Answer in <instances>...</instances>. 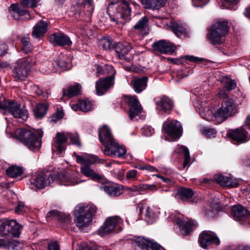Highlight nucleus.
Instances as JSON below:
<instances>
[{
	"instance_id": "obj_18",
	"label": "nucleus",
	"mask_w": 250,
	"mask_h": 250,
	"mask_svg": "<svg viewBox=\"0 0 250 250\" xmlns=\"http://www.w3.org/2000/svg\"><path fill=\"white\" fill-rule=\"evenodd\" d=\"M165 132L173 138H179L182 133V126L180 123L173 120L167 124L165 127Z\"/></svg>"
},
{
	"instance_id": "obj_52",
	"label": "nucleus",
	"mask_w": 250,
	"mask_h": 250,
	"mask_svg": "<svg viewBox=\"0 0 250 250\" xmlns=\"http://www.w3.org/2000/svg\"><path fill=\"white\" fill-rule=\"evenodd\" d=\"M23 63H25V65L28 66L30 69L32 65H33L36 63L35 59L34 57H29L28 58H24L22 59L19 60Z\"/></svg>"
},
{
	"instance_id": "obj_60",
	"label": "nucleus",
	"mask_w": 250,
	"mask_h": 250,
	"mask_svg": "<svg viewBox=\"0 0 250 250\" xmlns=\"http://www.w3.org/2000/svg\"><path fill=\"white\" fill-rule=\"evenodd\" d=\"M146 219L151 220L153 218L154 213L150 209V208L147 207L146 209V213L145 215ZM151 220H150V221Z\"/></svg>"
},
{
	"instance_id": "obj_55",
	"label": "nucleus",
	"mask_w": 250,
	"mask_h": 250,
	"mask_svg": "<svg viewBox=\"0 0 250 250\" xmlns=\"http://www.w3.org/2000/svg\"><path fill=\"white\" fill-rule=\"evenodd\" d=\"M48 250H60V247L57 242H52L48 244Z\"/></svg>"
},
{
	"instance_id": "obj_15",
	"label": "nucleus",
	"mask_w": 250,
	"mask_h": 250,
	"mask_svg": "<svg viewBox=\"0 0 250 250\" xmlns=\"http://www.w3.org/2000/svg\"><path fill=\"white\" fill-rule=\"evenodd\" d=\"M114 84V76L100 78L96 83L97 94L101 96L106 93Z\"/></svg>"
},
{
	"instance_id": "obj_2",
	"label": "nucleus",
	"mask_w": 250,
	"mask_h": 250,
	"mask_svg": "<svg viewBox=\"0 0 250 250\" xmlns=\"http://www.w3.org/2000/svg\"><path fill=\"white\" fill-rule=\"evenodd\" d=\"M42 134L38 137L36 134L25 128H18L15 132V138L29 149L36 151L41 147Z\"/></svg>"
},
{
	"instance_id": "obj_62",
	"label": "nucleus",
	"mask_w": 250,
	"mask_h": 250,
	"mask_svg": "<svg viewBox=\"0 0 250 250\" xmlns=\"http://www.w3.org/2000/svg\"><path fill=\"white\" fill-rule=\"evenodd\" d=\"M219 97L220 99H222L223 101H225L226 99H231V98H229L226 92L224 90H221L219 92Z\"/></svg>"
},
{
	"instance_id": "obj_39",
	"label": "nucleus",
	"mask_w": 250,
	"mask_h": 250,
	"mask_svg": "<svg viewBox=\"0 0 250 250\" xmlns=\"http://www.w3.org/2000/svg\"><path fill=\"white\" fill-rule=\"evenodd\" d=\"M125 189L130 192H132L133 193V195H136L138 194L140 191L146 189H151L152 191H155L157 190V188L156 186L154 185H147V184H143L137 186H134L133 187H127L125 188Z\"/></svg>"
},
{
	"instance_id": "obj_20",
	"label": "nucleus",
	"mask_w": 250,
	"mask_h": 250,
	"mask_svg": "<svg viewBox=\"0 0 250 250\" xmlns=\"http://www.w3.org/2000/svg\"><path fill=\"white\" fill-rule=\"evenodd\" d=\"M49 41L54 45L69 46L72 44L70 38L63 33H55L50 35Z\"/></svg>"
},
{
	"instance_id": "obj_36",
	"label": "nucleus",
	"mask_w": 250,
	"mask_h": 250,
	"mask_svg": "<svg viewBox=\"0 0 250 250\" xmlns=\"http://www.w3.org/2000/svg\"><path fill=\"white\" fill-rule=\"evenodd\" d=\"M193 194V191L191 188L185 187L179 188L176 192V195L178 196V199L187 202L191 201Z\"/></svg>"
},
{
	"instance_id": "obj_56",
	"label": "nucleus",
	"mask_w": 250,
	"mask_h": 250,
	"mask_svg": "<svg viewBox=\"0 0 250 250\" xmlns=\"http://www.w3.org/2000/svg\"><path fill=\"white\" fill-rule=\"evenodd\" d=\"M209 0H192L193 5L195 7L203 6L207 4Z\"/></svg>"
},
{
	"instance_id": "obj_31",
	"label": "nucleus",
	"mask_w": 250,
	"mask_h": 250,
	"mask_svg": "<svg viewBox=\"0 0 250 250\" xmlns=\"http://www.w3.org/2000/svg\"><path fill=\"white\" fill-rule=\"evenodd\" d=\"M103 190L112 197L120 196L123 192V189L121 185L118 184H107L102 187Z\"/></svg>"
},
{
	"instance_id": "obj_30",
	"label": "nucleus",
	"mask_w": 250,
	"mask_h": 250,
	"mask_svg": "<svg viewBox=\"0 0 250 250\" xmlns=\"http://www.w3.org/2000/svg\"><path fill=\"white\" fill-rule=\"evenodd\" d=\"M48 22L41 20L34 27L32 32V36L39 38L43 36L47 31Z\"/></svg>"
},
{
	"instance_id": "obj_13",
	"label": "nucleus",
	"mask_w": 250,
	"mask_h": 250,
	"mask_svg": "<svg viewBox=\"0 0 250 250\" xmlns=\"http://www.w3.org/2000/svg\"><path fill=\"white\" fill-rule=\"evenodd\" d=\"M198 241L200 246L206 249L212 244H220V240L216 234L210 231H203L199 235Z\"/></svg>"
},
{
	"instance_id": "obj_19",
	"label": "nucleus",
	"mask_w": 250,
	"mask_h": 250,
	"mask_svg": "<svg viewBox=\"0 0 250 250\" xmlns=\"http://www.w3.org/2000/svg\"><path fill=\"white\" fill-rule=\"evenodd\" d=\"M153 49L162 54L173 52L176 49L173 43L165 40H160L154 42L152 45Z\"/></svg>"
},
{
	"instance_id": "obj_24",
	"label": "nucleus",
	"mask_w": 250,
	"mask_h": 250,
	"mask_svg": "<svg viewBox=\"0 0 250 250\" xmlns=\"http://www.w3.org/2000/svg\"><path fill=\"white\" fill-rule=\"evenodd\" d=\"M129 107V116L132 120L135 116L139 115L142 111L141 105L135 96L128 97L126 102Z\"/></svg>"
},
{
	"instance_id": "obj_40",
	"label": "nucleus",
	"mask_w": 250,
	"mask_h": 250,
	"mask_svg": "<svg viewBox=\"0 0 250 250\" xmlns=\"http://www.w3.org/2000/svg\"><path fill=\"white\" fill-rule=\"evenodd\" d=\"M48 105L44 103H39L34 109V116L37 119H42L46 114Z\"/></svg>"
},
{
	"instance_id": "obj_1",
	"label": "nucleus",
	"mask_w": 250,
	"mask_h": 250,
	"mask_svg": "<svg viewBox=\"0 0 250 250\" xmlns=\"http://www.w3.org/2000/svg\"><path fill=\"white\" fill-rule=\"evenodd\" d=\"M107 12L112 21L117 23H124L129 20L131 9L129 3L125 0L111 2L107 8Z\"/></svg>"
},
{
	"instance_id": "obj_45",
	"label": "nucleus",
	"mask_w": 250,
	"mask_h": 250,
	"mask_svg": "<svg viewBox=\"0 0 250 250\" xmlns=\"http://www.w3.org/2000/svg\"><path fill=\"white\" fill-rule=\"evenodd\" d=\"M100 44L104 50H111V49H114L115 45L113 44L111 38L109 37L103 38L100 41Z\"/></svg>"
},
{
	"instance_id": "obj_64",
	"label": "nucleus",
	"mask_w": 250,
	"mask_h": 250,
	"mask_svg": "<svg viewBox=\"0 0 250 250\" xmlns=\"http://www.w3.org/2000/svg\"><path fill=\"white\" fill-rule=\"evenodd\" d=\"M242 127L244 128H246L250 129V115L247 117V119L245 122V124Z\"/></svg>"
},
{
	"instance_id": "obj_34",
	"label": "nucleus",
	"mask_w": 250,
	"mask_h": 250,
	"mask_svg": "<svg viewBox=\"0 0 250 250\" xmlns=\"http://www.w3.org/2000/svg\"><path fill=\"white\" fill-rule=\"evenodd\" d=\"M171 31L178 37H187L189 36L185 25L180 22H174L170 26Z\"/></svg>"
},
{
	"instance_id": "obj_22",
	"label": "nucleus",
	"mask_w": 250,
	"mask_h": 250,
	"mask_svg": "<svg viewBox=\"0 0 250 250\" xmlns=\"http://www.w3.org/2000/svg\"><path fill=\"white\" fill-rule=\"evenodd\" d=\"M98 135L100 141L105 148L115 141L111 129L106 125H104L99 129Z\"/></svg>"
},
{
	"instance_id": "obj_57",
	"label": "nucleus",
	"mask_w": 250,
	"mask_h": 250,
	"mask_svg": "<svg viewBox=\"0 0 250 250\" xmlns=\"http://www.w3.org/2000/svg\"><path fill=\"white\" fill-rule=\"evenodd\" d=\"M7 46L4 42H0V56L4 55L7 53Z\"/></svg>"
},
{
	"instance_id": "obj_37",
	"label": "nucleus",
	"mask_w": 250,
	"mask_h": 250,
	"mask_svg": "<svg viewBox=\"0 0 250 250\" xmlns=\"http://www.w3.org/2000/svg\"><path fill=\"white\" fill-rule=\"evenodd\" d=\"M3 241V244L0 247H3L8 250H21L23 248V244L17 240L7 241L4 239H0Z\"/></svg>"
},
{
	"instance_id": "obj_35",
	"label": "nucleus",
	"mask_w": 250,
	"mask_h": 250,
	"mask_svg": "<svg viewBox=\"0 0 250 250\" xmlns=\"http://www.w3.org/2000/svg\"><path fill=\"white\" fill-rule=\"evenodd\" d=\"M214 180L220 185L225 187H237L238 183L235 180L221 174H217L214 176Z\"/></svg>"
},
{
	"instance_id": "obj_32",
	"label": "nucleus",
	"mask_w": 250,
	"mask_h": 250,
	"mask_svg": "<svg viewBox=\"0 0 250 250\" xmlns=\"http://www.w3.org/2000/svg\"><path fill=\"white\" fill-rule=\"evenodd\" d=\"M148 78L146 76L134 78L131 81V85L135 92L140 93L146 89Z\"/></svg>"
},
{
	"instance_id": "obj_41",
	"label": "nucleus",
	"mask_w": 250,
	"mask_h": 250,
	"mask_svg": "<svg viewBox=\"0 0 250 250\" xmlns=\"http://www.w3.org/2000/svg\"><path fill=\"white\" fill-rule=\"evenodd\" d=\"M9 11L15 19H18L20 17L28 13L27 10L20 8L18 3L12 4L9 8Z\"/></svg>"
},
{
	"instance_id": "obj_48",
	"label": "nucleus",
	"mask_w": 250,
	"mask_h": 250,
	"mask_svg": "<svg viewBox=\"0 0 250 250\" xmlns=\"http://www.w3.org/2000/svg\"><path fill=\"white\" fill-rule=\"evenodd\" d=\"M54 63L62 70H65L68 69V63L66 61V58L65 57L58 58L57 61L54 62Z\"/></svg>"
},
{
	"instance_id": "obj_16",
	"label": "nucleus",
	"mask_w": 250,
	"mask_h": 250,
	"mask_svg": "<svg viewBox=\"0 0 250 250\" xmlns=\"http://www.w3.org/2000/svg\"><path fill=\"white\" fill-rule=\"evenodd\" d=\"M103 152L105 155L111 157H122L125 154L126 150L125 147L120 146L115 140L113 143L110 144L104 149Z\"/></svg>"
},
{
	"instance_id": "obj_27",
	"label": "nucleus",
	"mask_w": 250,
	"mask_h": 250,
	"mask_svg": "<svg viewBox=\"0 0 250 250\" xmlns=\"http://www.w3.org/2000/svg\"><path fill=\"white\" fill-rule=\"evenodd\" d=\"M59 178L64 185H74L80 182L76 173L72 171H64L59 174Z\"/></svg>"
},
{
	"instance_id": "obj_38",
	"label": "nucleus",
	"mask_w": 250,
	"mask_h": 250,
	"mask_svg": "<svg viewBox=\"0 0 250 250\" xmlns=\"http://www.w3.org/2000/svg\"><path fill=\"white\" fill-rule=\"evenodd\" d=\"M81 172L85 176L93 180H99L102 179V176L95 172L89 166H83L81 168Z\"/></svg>"
},
{
	"instance_id": "obj_7",
	"label": "nucleus",
	"mask_w": 250,
	"mask_h": 250,
	"mask_svg": "<svg viewBox=\"0 0 250 250\" xmlns=\"http://www.w3.org/2000/svg\"><path fill=\"white\" fill-rule=\"evenodd\" d=\"M69 138L72 144L78 146H81L79 137L77 134L73 135L71 133H67L65 135L63 133L58 132L54 139L52 146L60 153H61L64 149V144Z\"/></svg>"
},
{
	"instance_id": "obj_51",
	"label": "nucleus",
	"mask_w": 250,
	"mask_h": 250,
	"mask_svg": "<svg viewBox=\"0 0 250 250\" xmlns=\"http://www.w3.org/2000/svg\"><path fill=\"white\" fill-rule=\"evenodd\" d=\"M224 83V87L228 90H231L236 87V83L234 80L229 78H226Z\"/></svg>"
},
{
	"instance_id": "obj_4",
	"label": "nucleus",
	"mask_w": 250,
	"mask_h": 250,
	"mask_svg": "<svg viewBox=\"0 0 250 250\" xmlns=\"http://www.w3.org/2000/svg\"><path fill=\"white\" fill-rule=\"evenodd\" d=\"M97 210V207L93 205L76 206L74 211V214L76 218V226L79 228L87 226L91 222Z\"/></svg>"
},
{
	"instance_id": "obj_33",
	"label": "nucleus",
	"mask_w": 250,
	"mask_h": 250,
	"mask_svg": "<svg viewBox=\"0 0 250 250\" xmlns=\"http://www.w3.org/2000/svg\"><path fill=\"white\" fill-rule=\"evenodd\" d=\"M46 217H53L61 223L66 224H69L71 221V217L69 215H66L56 210L49 211L46 215Z\"/></svg>"
},
{
	"instance_id": "obj_10",
	"label": "nucleus",
	"mask_w": 250,
	"mask_h": 250,
	"mask_svg": "<svg viewBox=\"0 0 250 250\" xmlns=\"http://www.w3.org/2000/svg\"><path fill=\"white\" fill-rule=\"evenodd\" d=\"M78 4L80 7L79 18L82 21H89L94 10L93 0H79Z\"/></svg>"
},
{
	"instance_id": "obj_58",
	"label": "nucleus",
	"mask_w": 250,
	"mask_h": 250,
	"mask_svg": "<svg viewBox=\"0 0 250 250\" xmlns=\"http://www.w3.org/2000/svg\"><path fill=\"white\" fill-rule=\"evenodd\" d=\"M24 210V204L22 202H19L15 211L16 213H21Z\"/></svg>"
},
{
	"instance_id": "obj_3",
	"label": "nucleus",
	"mask_w": 250,
	"mask_h": 250,
	"mask_svg": "<svg viewBox=\"0 0 250 250\" xmlns=\"http://www.w3.org/2000/svg\"><path fill=\"white\" fill-rule=\"evenodd\" d=\"M229 23L227 21L219 20L210 27L208 38L211 43L221 44L225 42V37L228 34Z\"/></svg>"
},
{
	"instance_id": "obj_43",
	"label": "nucleus",
	"mask_w": 250,
	"mask_h": 250,
	"mask_svg": "<svg viewBox=\"0 0 250 250\" xmlns=\"http://www.w3.org/2000/svg\"><path fill=\"white\" fill-rule=\"evenodd\" d=\"M148 23V19L147 17L144 16L134 26L135 29L138 30L143 34L146 35L147 32L146 31L147 28Z\"/></svg>"
},
{
	"instance_id": "obj_5",
	"label": "nucleus",
	"mask_w": 250,
	"mask_h": 250,
	"mask_svg": "<svg viewBox=\"0 0 250 250\" xmlns=\"http://www.w3.org/2000/svg\"><path fill=\"white\" fill-rule=\"evenodd\" d=\"M0 111L4 114L10 113L14 117L25 120L28 118V111L21 108L17 102L9 101L4 97H0Z\"/></svg>"
},
{
	"instance_id": "obj_63",
	"label": "nucleus",
	"mask_w": 250,
	"mask_h": 250,
	"mask_svg": "<svg viewBox=\"0 0 250 250\" xmlns=\"http://www.w3.org/2000/svg\"><path fill=\"white\" fill-rule=\"evenodd\" d=\"M94 67L96 69L97 76L98 77L99 75L102 74L104 73V70L102 66L98 64H95Z\"/></svg>"
},
{
	"instance_id": "obj_61",
	"label": "nucleus",
	"mask_w": 250,
	"mask_h": 250,
	"mask_svg": "<svg viewBox=\"0 0 250 250\" xmlns=\"http://www.w3.org/2000/svg\"><path fill=\"white\" fill-rule=\"evenodd\" d=\"M137 171L135 169L128 171L126 173V177L128 179H133L136 177Z\"/></svg>"
},
{
	"instance_id": "obj_28",
	"label": "nucleus",
	"mask_w": 250,
	"mask_h": 250,
	"mask_svg": "<svg viewBox=\"0 0 250 250\" xmlns=\"http://www.w3.org/2000/svg\"><path fill=\"white\" fill-rule=\"evenodd\" d=\"M29 70L28 66L19 60L13 70L14 76L17 80H22L28 75Z\"/></svg>"
},
{
	"instance_id": "obj_9",
	"label": "nucleus",
	"mask_w": 250,
	"mask_h": 250,
	"mask_svg": "<svg viewBox=\"0 0 250 250\" xmlns=\"http://www.w3.org/2000/svg\"><path fill=\"white\" fill-rule=\"evenodd\" d=\"M54 180V176L51 173H41L32 177L29 180L28 184L32 189H42L49 186Z\"/></svg>"
},
{
	"instance_id": "obj_21",
	"label": "nucleus",
	"mask_w": 250,
	"mask_h": 250,
	"mask_svg": "<svg viewBox=\"0 0 250 250\" xmlns=\"http://www.w3.org/2000/svg\"><path fill=\"white\" fill-rule=\"evenodd\" d=\"M131 49L132 46L127 42H118L114 46L115 52L119 58L121 60H125L127 62L130 60V58L127 56V55Z\"/></svg>"
},
{
	"instance_id": "obj_44",
	"label": "nucleus",
	"mask_w": 250,
	"mask_h": 250,
	"mask_svg": "<svg viewBox=\"0 0 250 250\" xmlns=\"http://www.w3.org/2000/svg\"><path fill=\"white\" fill-rule=\"evenodd\" d=\"M81 86L77 84L73 86H70L67 89H63V95L69 98L75 96L80 94Z\"/></svg>"
},
{
	"instance_id": "obj_54",
	"label": "nucleus",
	"mask_w": 250,
	"mask_h": 250,
	"mask_svg": "<svg viewBox=\"0 0 250 250\" xmlns=\"http://www.w3.org/2000/svg\"><path fill=\"white\" fill-rule=\"evenodd\" d=\"M183 59H185L186 60L189 61L191 62H203L204 60L203 58H198L196 57H194L193 56H189V55H186L184 57H182Z\"/></svg>"
},
{
	"instance_id": "obj_46",
	"label": "nucleus",
	"mask_w": 250,
	"mask_h": 250,
	"mask_svg": "<svg viewBox=\"0 0 250 250\" xmlns=\"http://www.w3.org/2000/svg\"><path fill=\"white\" fill-rule=\"evenodd\" d=\"M180 151L184 153V161L181 169H184L188 165L189 166L190 162V158L189 155V151L188 148L185 146H182L180 147Z\"/></svg>"
},
{
	"instance_id": "obj_29",
	"label": "nucleus",
	"mask_w": 250,
	"mask_h": 250,
	"mask_svg": "<svg viewBox=\"0 0 250 250\" xmlns=\"http://www.w3.org/2000/svg\"><path fill=\"white\" fill-rule=\"evenodd\" d=\"M144 8L152 10H159L165 6L167 0H139Z\"/></svg>"
},
{
	"instance_id": "obj_53",
	"label": "nucleus",
	"mask_w": 250,
	"mask_h": 250,
	"mask_svg": "<svg viewBox=\"0 0 250 250\" xmlns=\"http://www.w3.org/2000/svg\"><path fill=\"white\" fill-rule=\"evenodd\" d=\"M201 130L203 134L209 137H211L216 133V131L214 129L208 127H204Z\"/></svg>"
},
{
	"instance_id": "obj_17",
	"label": "nucleus",
	"mask_w": 250,
	"mask_h": 250,
	"mask_svg": "<svg viewBox=\"0 0 250 250\" xmlns=\"http://www.w3.org/2000/svg\"><path fill=\"white\" fill-rule=\"evenodd\" d=\"M121 222V218L118 216L108 217L105 221L103 226L99 230L100 235H104L113 231L116 225Z\"/></svg>"
},
{
	"instance_id": "obj_8",
	"label": "nucleus",
	"mask_w": 250,
	"mask_h": 250,
	"mask_svg": "<svg viewBox=\"0 0 250 250\" xmlns=\"http://www.w3.org/2000/svg\"><path fill=\"white\" fill-rule=\"evenodd\" d=\"M236 112L237 107L234 100L226 99L222 102L221 107L215 112L214 116L224 121L229 117L233 116Z\"/></svg>"
},
{
	"instance_id": "obj_11",
	"label": "nucleus",
	"mask_w": 250,
	"mask_h": 250,
	"mask_svg": "<svg viewBox=\"0 0 250 250\" xmlns=\"http://www.w3.org/2000/svg\"><path fill=\"white\" fill-rule=\"evenodd\" d=\"M135 247L140 250H165V249L153 240L144 237H138L135 240Z\"/></svg>"
},
{
	"instance_id": "obj_6",
	"label": "nucleus",
	"mask_w": 250,
	"mask_h": 250,
	"mask_svg": "<svg viewBox=\"0 0 250 250\" xmlns=\"http://www.w3.org/2000/svg\"><path fill=\"white\" fill-rule=\"evenodd\" d=\"M22 226L15 220H0V234L2 236L19 237Z\"/></svg>"
},
{
	"instance_id": "obj_47",
	"label": "nucleus",
	"mask_w": 250,
	"mask_h": 250,
	"mask_svg": "<svg viewBox=\"0 0 250 250\" xmlns=\"http://www.w3.org/2000/svg\"><path fill=\"white\" fill-rule=\"evenodd\" d=\"M21 42L22 45V50L25 53L27 54L32 51V47L30 42L29 38L24 37L21 38Z\"/></svg>"
},
{
	"instance_id": "obj_14",
	"label": "nucleus",
	"mask_w": 250,
	"mask_h": 250,
	"mask_svg": "<svg viewBox=\"0 0 250 250\" xmlns=\"http://www.w3.org/2000/svg\"><path fill=\"white\" fill-rule=\"evenodd\" d=\"M175 222L178 225L181 232L184 235L189 234L194 229L198 227L197 222L192 219L186 221L178 217L175 219Z\"/></svg>"
},
{
	"instance_id": "obj_25",
	"label": "nucleus",
	"mask_w": 250,
	"mask_h": 250,
	"mask_svg": "<svg viewBox=\"0 0 250 250\" xmlns=\"http://www.w3.org/2000/svg\"><path fill=\"white\" fill-rule=\"evenodd\" d=\"M73 155L75 156L77 162L83 166H89L94 163L102 164L104 162L103 159H99L94 155L81 156L74 152Z\"/></svg>"
},
{
	"instance_id": "obj_26",
	"label": "nucleus",
	"mask_w": 250,
	"mask_h": 250,
	"mask_svg": "<svg viewBox=\"0 0 250 250\" xmlns=\"http://www.w3.org/2000/svg\"><path fill=\"white\" fill-rule=\"evenodd\" d=\"M231 215L237 221H243L250 216V211L244 207L238 205L232 207Z\"/></svg>"
},
{
	"instance_id": "obj_23",
	"label": "nucleus",
	"mask_w": 250,
	"mask_h": 250,
	"mask_svg": "<svg viewBox=\"0 0 250 250\" xmlns=\"http://www.w3.org/2000/svg\"><path fill=\"white\" fill-rule=\"evenodd\" d=\"M248 134V133L243 127L234 130H230L228 133V136L238 144L245 143L247 142Z\"/></svg>"
},
{
	"instance_id": "obj_12",
	"label": "nucleus",
	"mask_w": 250,
	"mask_h": 250,
	"mask_svg": "<svg viewBox=\"0 0 250 250\" xmlns=\"http://www.w3.org/2000/svg\"><path fill=\"white\" fill-rule=\"evenodd\" d=\"M156 109L159 112L168 114L173 107L172 101L167 96L163 95L154 99Z\"/></svg>"
},
{
	"instance_id": "obj_59",
	"label": "nucleus",
	"mask_w": 250,
	"mask_h": 250,
	"mask_svg": "<svg viewBox=\"0 0 250 250\" xmlns=\"http://www.w3.org/2000/svg\"><path fill=\"white\" fill-rule=\"evenodd\" d=\"M144 133L147 136H150L154 133V130L150 126H147L145 128Z\"/></svg>"
},
{
	"instance_id": "obj_49",
	"label": "nucleus",
	"mask_w": 250,
	"mask_h": 250,
	"mask_svg": "<svg viewBox=\"0 0 250 250\" xmlns=\"http://www.w3.org/2000/svg\"><path fill=\"white\" fill-rule=\"evenodd\" d=\"M21 4L24 7L34 8L38 6L40 0H20Z\"/></svg>"
},
{
	"instance_id": "obj_50",
	"label": "nucleus",
	"mask_w": 250,
	"mask_h": 250,
	"mask_svg": "<svg viewBox=\"0 0 250 250\" xmlns=\"http://www.w3.org/2000/svg\"><path fill=\"white\" fill-rule=\"evenodd\" d=\"M79 102L80 104L81 111L86 112L91 110V104L89 101L85 100H80Z\"/></svg>"
},
{
	"instance_id": "obj_42",
	"label": "nucleus",
	"mask_w": 250,
	"mask_h": 250,
	"mask_svg": "<svg viewBox=\"0 0 250 250\" xmlns=\"http://www.w3.org/2000/svg\"><path fill=\"white\" fill-rule=\"evenodd\" d=\"M24 169L22 167L13 165L9 167L6 170L7 175L12 178H16L21 176Z\"/></svg>"
}]
</instances>
